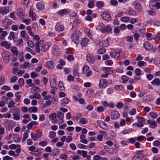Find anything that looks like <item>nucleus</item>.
I'll return each instance as SVG.
<instances>
[{"instance_id":"nucleus-7","label":"nucleus","mask_w":160,"mask_h":160,"mask_svg":"<svg viewBox=\"0 0 160 160\" xmlns=\"http://www.w3.org/2000/svg\"><path fill=\"white\" fill-rule=\"evenodd\" d=\"M133 6L135 7V8L138 11L141 12L142 10V8L141 5L139 2L136 1H134L132 2Z\"/></svg>"},{"instance_id":"nucleus-47","label":"nucleus","mask_w":160,"mask_h":160,"mask_svg":"<svg viewBox=\"0 0 160 160\" xmlns=\"http://www.w3.org/2000/svg\"><path fill=\"white\" fill-rule=\"evenodd\" d=\"M25 50L28 52H30L32 55H35L36 54V52L35 51L29 47L26 48Z\"/></svg>"},{"instance_id":"nucleus-41","label":"nucleus","mask_w":160,"mask_h":160,"mask_svg":"<svg viewBox=\"0 0 160 160\" xmlns=\"http://www.w3.org/2000/svg\"><path fill=\"white\" fill-rule=\"evenodd\" d=\"M123 83H126L130 79V78L126 75H123L121 77Z\"/></svg>"},{"instance_id":"nucleus-8","label":"nucleus","mask_w":160,"mask_h":160,"mask_svg":"<svg viewBox=\"0 0 160 160\" xmlns=\"http://www.w3.org/2000/svg\"><path fill=\"white\" fill-rule=\"evenodd\" d=\"M9 8L8 6L2 7L0 8V13L3 15L9 12Z\"/></svg>"},{"instance_id":"nucleus-17","label":"nucleus","mask_w":160,"mask_h":160,"mask_svg":"<svg viewBox=\"0 0 160 160\" xmlns=\"http://www.w3.org/2000/svg\"><path fill=\"white\" fill-rule=\"evenodd\" d=\"M111 118L112 119H116L119 117V114L117 111H112L111 114Z\"/></svg>"},{"instance_id":"nucleus-49","label":"nucleus","mask_w":160,"mask_h":160,"mask_svg":"<svg viewBox=\"0 0 160 160\" xmlns=\"http://www.w3.org/2000/svg\"><path fill=\"white\" fill-rule=\"evenodd\" d=\"M127 13L128 14L134 16L136 14V11L134 10H128Z\"/></svg>"},{"instance_id":"nucleus-10","label":"nucleus","mask_w":160,"mask_h":160,"mask_svg":"<svg viewBox=\"0 0 160 160\" xmlns=\"http://www.w3.org/2000/svg\"><path fill=\"white\" fill-rule=\"evenodd\" d=\"M2 55L4 62L6 63H8L9 61V54L6 52H4L2 53Z\"/></svg>"},{"instance_id":"nucleus-48","label":"nucleus","mask_w":160,"mask_h":160,"mask_svg":"<svg viewBox=\"0 0 160 160\" xmlns=\"http://www.w3.org/2000/svg\"><path fill=\"white\" fill-rule=\"evenodd\" d=\"M150 116L154 119L158 117V115L155 112H152L149 113Z\"/></svg>"},{"instance_id":"nucleus-14","label":"nucleus","mask_w":160,"mask_h":160,"mask_svg":"<svg viewBox=\"0 0 160 160\" xmlns=\"http://www.w3.org/2000/svg\"><path fill=\"white\" fill-rule=\"evenodd\" d=\"M97 124L100 127L104 129L107 130L108 129V127L107 124L103 121H97Z\"/></svg>"},{"instance_id":"nucleus-9","label":"nucleus","mask_w":160,"mask_h":160,"mask_svg":"<svg viewBox=\"0 0 160 160\" xmlns=\"http://www.w3.org/2000/svg\"><path fill=\"white\" fill-rule=\"evenodd\" d=\"M55 66L54 63L52 61H48L46 62L45 66L49 69H53Z\"/></svg>"},{"instance_id":"nucleus-64","label":"nucleus","mask_w":160,"mask_h":160,"mask_svg":"<svg viewBox=\"0 0 160 160\" xmlns=\"http://www.w3.org/2000/svg\"><path fill=\"white\" fill-rule=\"evenodd\" d=\"M105 49L103 48H101L98 50V54H103L105 53Z\"/></svg>"},{"instance_id":"nucleus-55","label":"nucleus","mask_w":160,"mask_h":160,"mask_svg":"<svg viewBox=\"0 0 160 160\" xmlns=\"http://www.w3.org/2000/svg\"><path fill=\"white\" fill-rule=\"evenodd\" d=\"M7 34V32L6 31H3L1 34L0 35V39H4L5 36Z\"/></svg>"},{"instance_id":"nucleus-61","label":"nucleus","mask_w":160,"mask_h":160,"mask_svg":"<svg viewBox=\"0 0 160 160\" xmlns=\"http://www.w3.org/2000/svg\"><path fill=\"white\" fill-rule=\"evenodd\" d=\"M31 77L32 78H34L38 76V74L35 72H32L30 74Z\"/></svg>"},{"instance_id":"nucleus-26","label":"nucleus","mask_w":160,"mask_h":160,"mask_svg":"<svg viewBox=\"0 0 160 160\" xmlns=\"http://www.w3.org/2000/svg\"><path fill=\"white\" fill-rule=\"evenodd\" d=\"M148 123L150 124V127L152 128H155L157 127V124L155 121H152L150 120H148Z\"/></svg>"},{"instance_id":"nucleus-12","label":"nucleus","mask_w":160,"mask_h":160,"mask_svg":"<svg viewBox=\"0 0 160 160\" xmlns=\"http://www.w3.org/2000/svg\"><path fill=\"white\" fill-rule=\"evenodd\" d=\"M50 44L49 43H44L43 41L42 47L41 48V50L43 52H46L50 47Z\"/></svg>"},{"instance_id":"nucleus-57","label":"nucleus","mask_w":160,"mask_h":160,"mask_svg":"<svg viewBox=\"0 0 160 160\" xmlns=\"http://www.w3.org/2000/svg\"><path fill=\"white\" fill-rule=\"evenodd\" d=\"M104 148L105 151L108 152V153H112L113 152L112 148H109L107 146H105Z\"/></svg>"},{"instance_id":"nucleus-38","label":"nucleus","mask_w":160,"mask_h":160,"mask_svg":"<svg viewBox=\"0 0 160 160\" xmlns=\"http://www.w3.org/2000/svg\"><path fill=\"white\" fill-rule=\"evenodd\" d=\"M104 26L105 25L103 23H100L97 26L96 29L100 31L101 32L102 30L103 29V28Z\"/></svg>"},{"instance_id":"nucleus-13","label":"nucleus","mask_w":160,"mask_h":160,"mask_svg":"<svg viewBox=\"0 0 160 160\" xmlns=\"http://www.w3.org/2000/svg\"><path fill=\"white\" fill-rule=\"evenodd\" d=\"M106 81L105 79H102L99 81V84L98 87L101 88H104L107 86Z\"/></svg>"},{"instance_id":"nucleus-6","label":"nucleus","mask_w":160,"mask_h":160,"mask_svg":"<svg viewBox=\"0 0 160 160\" xmlns=\"http://www.w3.org/2000/svg\"><path fill=\"white\" fill-rule=\"evenodd\" d=\"M42 134V133L41 132L38 131H37L34 135L32 133H31L32 138L34 141H36L38 138L41 137Z\"/></svg>"},{"instance_id":"nucleus-34","label":"nucleus","mask_w":160,"mask_h":160,"mask_svg":"<svg viewBox=\"0 0 160 160\" xmlns=\"http://www.w3.org/2000/svg\"><path fill=\"white\" fill-rule=\"evenodd\" d=\"M60 153L59 149L57 148H55L51 152L50 155L52 156H54L58 155Z\"/></svg>"},{"instance_id":"nucleus-63","label":"nucleus","mask_w":160,"mask_h":160,"mask_svg":"<svg viewBox=\"0 0 160 160\" xmlns=\"http://www.w3.org/2000/svg\"><path fill=\"white\" fill-rule=\"evenodd\" d=\"M88 6L89 8H93L94 6V3L93 1H90L88 3Z\"/></svg>"},{"instance_id":"nucleus-31","label":"nucleus","mask_w":160,"mask_h":160,"mask_svg":"<svg viewBox=\"0 0 160 160\" xmlns=\"http://www.w3.org/2000/svg\"><path fill=\"white\" fill-rule=\"evenodd\" d=\"M68 13V10L65 9L61 10L59 12H57V14L62 16L63 15H66Z\"/></svg>"},{"instance_id":"nucleus-44","label":"nucleus","mask_w":160,"mask_h":160,"mask_svg":"<svg viewBox=\"0 0 160 160\" xmlns=\"http://www.w3.org/2000/svg\"><path fill=\"white\" fill-rule=\"evenodd\" d=\"M57 117L60 120H62L63 118L64 114L62 112L58 111L57 112Z\"/></svg>"},{"instance_id":"nucleus-27","label":"nucleus","mask_w":160,"mask_h":160,"mask_svg":"<svg viewBox=\"0 0 160 160\" xmlns=\"http://www.w3.org/2000/svg\"><path fill=\"white\" fill-rule=\"evenodd\" d=\"M1 45L4 47L5 48L8 49L11 47L10 44L7 41H4L0 43Z\"/></svg>"},{"instance_id":"nucleus-60","label":"nucleus","mask_w":160,"mask_h":160,"mask_svg":"<svg viewBox=\"0 0 160 160\" xmlns=\"http://www.w3.org/2000/svg\"><path fill=\"white\" fill-rule=\"evenodd\" d=\"M136 118L137 119L138 121L139 122H142L145 121V119L143 117H140L139 116H138L136 117Z\"/></svg>"},{"instance_id":"nucleus-45","label":"nucleus","mask_w":160,"mask_h":160,"mask_svg":"<svg viewBox=\"0 0 160 160\" xmlns=\"http://www.w3.org/2000/svg\"><path fill=\"white\" fill-rule=\"evenodd\" d=\"M29 63L28 62H25L23 65H20V68L22 69H25L27 68L29 66Z\"/></svg>"},{"instance_id":"nucleus-1","label":"nucleus","mask_w":160,"mask_h":160,"mask_svg":"<svg viewBox=\"0 0 160 160\" xmlns=\"http://www.w3.org/2000/svg\"><path fill=\"white\" fill-rule=\"evenodd\" d=\"M43 44V40H40L37 42L35 45V49L36 51L38 53H39L40 52L41 48L42 47Z\"/></svg>"},{"instance_id":"nucleus-54","label":"nucleus","mask_w":160,"mask_h":160,"mask_svg":"<svg viewBox=\"0 0 160 160\" xmlns=\"http://www.w3.org/2000/svg\"><path fill=\"white\" fill-rule=\"evenodd\" d=\"M115 89L118 91H122L123 89V86L122 85H116L114 86Z\"/></svg>"},{"instance_id":"nucleus-18","label":"nucleus","mask_w":160,"mask_h":160,"mask_svg":"<svg viewBox=\"0 0 160 160\" xmlns=\"http://www.w3.org/2000/svg\"><path fill=\"white\" fill-rule=\"evenodd\" d=\"M101 104L105 107H109L110 108H112L114 107V104L112 102L108 103L106 101H102L101 102Z\"/></svg>"},{"instance_id":"nucleus-19","label":"nucleus","mask_w":160,"mask_h":160,"mask_svg":"<svg viewBox=\"0 0 160 160\" xmlns=\"http://www.w3.org/2000/svg\"><path fill=\"white\" fill-rule=\"evenodd\" d=\"M143 47L147 50H150L152 49L153 48L152 44L148 42H145L143 44Z\"/></svg>"},{"instance_id":"nucleus-15","label":"nucleus","mask_w":160,"mask_h":160,"mask_svg":"<svg viewBox=\"0 0 160 160\" xmlns=\"http://www.w3.org/2000/svg\"><path fill=\"white\" fill-rule=\"evenodd\" d=\"M101 15L103 19L106 21L109 20L111 18L109 13L107 12H103Z\"/></svg>"},{"instance_id":"nucleus-37","label":"nucleus","mask_w":160,"mask_h":160,"mask_svg":"<svg viewBox=\"0 0 160 160\" xmlns=\"http://www.w3.org/2000/svg\"><path fill=\"white\" fill-rule=\"evenodd\" d=\"M12 110H13L14 111L12 114L13 115H20V110L18 108L16 107L14 108Z\"/></svg>"},{"instance_id":"nucleus-25","label":"nucleus","mask_w":160,"mask_h":160,"mask_svg":"<svg viewBox=\"0 0 160 160\" xmlns=\"http://www.w3.org/2000/svg\"><path fill=\"white\" fill-rule=\"evenodd\" d=\"M56 114L55 113H53L49 116V118L50 119L53 121V123H56L58 122V121L56 119Z\"/></svg>"},{"instance_id":"nucleus-35","label":"nucleus","mask_w":160,"mask_h":160,"mask_svg":"<svg viewBox=\"0 0 160 160\" xmlns=\"http://www.w3.org/2000/svg\"><path fill=\"white\" fill-rule=\"evenodd\" d=\"M53 53L56 55L60 53V50L57 46H54L53 47Z\"/></svg>"},{"instance_id":"nucleus-5","label":"nucleus","mask_w":160,"mask_h":160,"mask_svg":"<svg viewBox=\"0 0 160 160\" xmlns=\"http://www.w3.org/2000/svg\"><path fill=\"white\" fill-rule=\"evenodd\" d=\"M143 151H140L137 152L132 157V160H141L143 158V155L141 153Z\"/></svg>"},{"instance_id":"nucleus-23","label":"nucleus","mask_w":160,"mask_h":160,"mask_svg":"<svg viewBox=\"0 0 160 160\" xmlns=\"http://www.w3.org/2000/svg\"><path fill=\"white\" fill-rule=\"evenodd\" d=\"M50 86L52 88H56V80L53 78H50Z\"/></svg>"},{"instance_id":"nucleus-28","label":"nucleus","mask_w":160,"mask_h":160,"mask_svg":"<svg viewBox=\"0 0 160 160\" xmlns=\"http://www.w3.org/2000/svg\"><path fill=\"white\" fill-rule=\"evenodd\" d=\"M112 30L110 26L109 25H107L105 27V26L103 28V29L101 31V32L102 33H105L107 32H110Z\"/></svg>"},{"instance_id":"nucleus-36","label":"nucleus","mask_w":160,"mask_h":160,"mask_svg":"<svg viewBox=\"0 0 160 160\" xmlns=\"http://www.w3.org/2000/svg\"><path fill=\"white\" fill-rule=\"evenodd\" d=\"M13 141L16 142H19L21 141V139L19 136L17 134H15L14 135L13 137Z\"/></svg>"},{"instance_id":"nucleus-11","label":"nucleus","mask_w":160,"mask_h":160,"mask_svg":"<svg viewBox=\"0 0 160 160\" xmlns=\"http://www.w3.org/2000/svg\"><path fill=\"white\" fill-rule=\"evenodd\" d=\"M109 53L110 55L112 57L116 59H117L119 56L120 52L119 51H113V52H110Z\"/></svg>"},{"instance_id":"nucleus-21","label":"nucleus","mask_w":160,"mask_h":160,"mask_svg":"<svg viewBox=\"0 0 160 160\" xmlns=\"http://www.w3.org/2000/svg\"><path fill=\"white\" fill-rule=\"evenodd\" d=\"M87 60L90 63H93L95 62L94 57L91 54H88L87 55Z\"/></svg>"},{"instance_id":"nucleus-43","label":"nucleus","mask_w":160,"mask_h":160,"mask_svg":"<svg viewBox=\"0 0 160 160\" xmlns=\"http://www.w3.org/2000/svg\"><path fill=\"white\" fill-rule=\"evenodd\" d=\"M28 111L30 113L31 112H36L38 111V108L36 107H31L29 108Z\"/></svg>"},{"instance_id":"nucleus-20","label":"nucleus","mask_w":160,"mask_h":160,"mask_svg":"<svg viewBox=\"0 0 160 160\" xmlns=\"http://www.w3.org/2000/svg\"><path fill=\"white\" fill-rule=\"evenodd\" d=\"M107 134L105 132L100 131L99 132V134L98 135V140L102 141L103 137H107Z\"/></svg>"},{"instance_id":"nucleus-62","label":"nucleus","mask_w":160,"mask_h":160,"mask_svg":"<svg viewBox=\"0 0 160 160\" xmlns=\"http://www.w3.org/2000/svg\"><path fill=\"white\" fill-rule=\"evenodd\" d=\"M146 35L147 37V39L148 40L150 41L152 40V38L151 37L152 34L151 33L148 32L146 33Z\"/></svg>"},{"instance_id":"nucleus-16","label":"nucleus","mask_w":160,"mask_h":160,"mask_svg":"<svg viewBox=\"0 0 160 160\" xmlns=\"http://www.w3.org/2000/svg\"><path fill=\"white\" fill-rule=\"evenodd\" d=\"M32 6L30 7V9L29 11V17L32 18V20H34L36 19V14L34 13L33 12V9H32Z\"/></svg>"},{"instance_id":"nucleus-30","label":"nucleus","mask_w":160,"mask_h":160,"mask_svg":"<svg viewBox=\"0 0 160 160\" xmlns=\"http://www.w3.org/2000/svg\"><path fill=\"white\" fill-rule=\"evenodd\" d=\"M38 124V122L36 121H32L28 124L27 127L28 129H31L33 126L37 125Z\"/></svg>"},{"instance_id":"nucleus-59","label":"nucleus","mask_w":160,"mask_h":160,"mask_svg":"<svg viewBox=\"0 0 160 160\" xmlns=\"http://www.w3.org/2000/svg\"><path fill=\"white\" fill-rule=\"evenodd\" d=\"M18 79V77L16 76H13L10 79V83H14Z\"/></svg>"},{"instance_id":"nucleus-24","label":"nucleus","mask_w":160,"mask_h":160,"mask_svg":"<svg viewBox=\"0 0 160 160\" xmlns=\"http://www.w3.org/2000/svg\"><path fill=\"white\" fill-rule=\"evenodd\" d=\"M89 41V39L86 38H83L80 42L81 45L82 46L85 47L88 44Z\"/></svg>"},{"instance_id":"nucleus-2","label":"nucleus","mask_w":160,"mask_h":160,"mask_svg":"<svg viewBox=\"0 0 160 160\" xmlns=\"http://www.w3.org/2000/svg\"><path fill=\"white\" fill-rule=\"evenodd\" d=\"M12 20L5 18L2 20L1 23L3 26L7 27L10 24H12Z\"/></svg>"},{"instance_id":"nucleus-53","label":"nucleus","mask_w":160,"mask_h":160,"mask_svg":"<svg viewBox=\"0 0 160 160\" xmlns=\"http://www.w3.org/2000/svg\"><path fill=\"white\" fill-rule=\"evenodd\" d=\"M121 20L124 22H127L130 20V18L128 17H123L121 18Z\"/></svg>"},{"instance_id":"nucleus-29","label":"nucleus","mask_w":160,"mask_h":160,"mask_svg":"<svg viewBox=\"0 0 160 160\" xmlns=\"http://www.w3.org/2000/svg\"><path fill=\"white\" fill-rule=\"evenodd\" d=\"M30 153L33 156H39L42 154V152L38 149H37L36 151L31 152Z\"/></svg>"},{"instance_id":"nucleus-58","label":"nucleus","mask_w":160,"mask_h":160,"mask_svg":"<svg viewBox=\"0 0 160 160\" xmlns=\"http://www.w3.org/2000/svg\"><path fill=\"white\" fill-rule=\"evenodd\" d=\"M56 136V132L53 131H51L49 133V137L51 138H54Z\"/></svg>"},{"instance_id":"nucleus-51","label":"nucleus","mask_w":160,"mask_h":160,"mask_svg":"<svg viewBox=\"0 0 160 160\" xmlns=\"http://www.w3.org/2000/svg\"><path fill=\"white\" fill-rule=\"evenodd\" d=\"M88 122V121L84 118H82L79 119V122L83 124H86Z\"/></svg>"},{"instance_id":"nucleus-4","label":"nucleus","mask_w":160,"mask_h":160,"mask_svg":"<svg viewBox=\"0 0 160 160\" xmlns=\"http://www.w3.org/2000/svg\"><path fill=\"white\" fill-rule=\"evenodd\" d=\"M78 34V32H76L72 33L71 36L72 41L76 44H78L79 42V37Z\"/></svg>"},{"instance_id":"nucleus-40","label":"nucleus","mask_w":160,"mask_h":160,"mask_svg":"<svg viewBox=\"0 0 160 160\" xmlns=\"http://www.w3.org/2000/svg\"><path fill=\"white\" fill-rule=\"evenodd\" d=\"M12 53L15 55L17 56L18 54V52L17 48L15 47H13L11 49Z\"/></svg>"},{"instance_id":"nucleus-32","label":"nucleus","mask_w":160,"mask_h":160,"mask_svg":"<svg viewBox=\"0 0 160 160\" xmlns=\"http://www.w3.org/2000/svg\"><path fill=\"white\" fill-rule=\"evenodd\" d=\"M44 4L42 2H38L36 4L37 8L40 10H42L44 8Z\"/></svg>"},{"instance_id":"nucleus-3","label":"nucleus","mask_w":160,"mask_h":160,"mask_svg":"<svg viewBox=\"0 0 160 160\" xmlns=\"http://www.w3.org/2000/svg\"><path fill=\"white\" fill-rule=\"evenodd\" d=\"M17 16L21 18H23L25 16V12L21 8H18L17 9Z\"/></svg>"},{"instance_id":"nucleus-22","label":"nucleus","mask_w":160,"mask_h":160,"mask_svg":"<svg viewBox=\"0 0 160 160\" xmlns=\"http://www.w3.org/2000/svg\"><path fill=\"white\" fill-rule=\"evenodd\" d=\"M55 29L58 31H62L64 29V27L63 25L58 22L56 25Z\"/></svg>"},{"instance_id":"nucleus-46","label":"nucleus","mask_w":160,"mask_h":160,"mask_svg":"<svg viewBox=\"0 0 160 160\" xmlns=\"http://www.w3.org/2000/svg\"><path fill=\"white\" fill-rule=\"evenodd\" d=\"M112 72V71L110 70L105 72L104 73L102 74L101 77L103 78H107L108 77V75L110 74V72Z\"/></svg>"},{"instance_id":"nucleus-33","label":"nucleus","mask_w":160,"mask_h":160,"mask_svg":"<svg viewBox=\"0 0 160 160\" xmlns=\"http://www.w3.org/2000/svg\"><path fill=\"white\" fill-rule=\"evenodd\" d=\"M151 83L154 85H160V80L159 78H156L152 81Z\"/></svg>"},{"instance_id":"nucleus-42","label":"nucleus","mask_w":160,"mask_h":160,"mask_svg":"<svg viewBox=\"0 0 160 160\" xmlns=\"http://www.w3.org/2000/svg\"><path fill=\"white\" fill-rule=\"evenodd\" d=\"M69 102V99L67 98H65L61 100V103L63 105L68 104Z\"/></svg>"},{"instance_id":"nucleus-50","label":"nucleus","mask_w":160,"mask_h":160,"mask_svg":"<svg viewBox=\"0 0 160 160\" xmlns=\"http://www.w3.org/2000/svg\"><path fill=\"white\" fill-rule=\"evenodd\" d=\"M15 96L16 97L15 101L17 102H18L20 101L21 98V96L19 95V93L18 92L16 93Z\"/></svg>"},{"instance_id":"nucleus-52","label":"nucleus","mask_w":160,"mask_h":160,"mask_svg":"<svg viewBox=\"0 0 160 160\" xmlns=\"http://www.w3.org/2000/svg\"><path fill=\"white\" fill-rule=\"evenodd\" d=\"M102 45L105 47H108L109 45V43L108 41L106 40L103 41L102 42Z\"/></svg>"},{"instance_id":"nucleus-39","label":"nucleus","mask_w":160,"mask_h":160,"mask_svg":"<svg viewBox=\"0 0 160 160\" xmlns=\"http://www.w3.org/2000/svg\"><path fill=\"white\" fill-rule=\"evenodd\" d=\"M104 5V3L101 1H99L96 2V6L99 8L101 9L103 8Z\"/></svg>"},{"instance_id":"nucleus-56","label":"nucleus","mask_w":160,"mask_h":160,"mask_svg":"<svg viewBox=\"0 0 160 160\" xmlns=\"http://www.w3.org/2000/svg\"><path fill=\"white\" fill-rule=\"evenodd\" d=\"M29 136V135L27 132H24L23 135V139H22V141L23 142H24L26 139H27Z\"/></svg>"}]
</instances>
